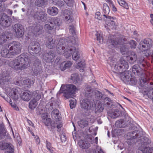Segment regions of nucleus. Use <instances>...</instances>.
<instances>
[{"mask_svg":"<svg viewBox=\"0 0 153 153\" xmlns=\"http://www.w3.org/2000/svg\"><path fill=\"white\" fill-rule=\"evenodd\" d=\"M66 40L63 39H60L56 48L58 53L60 54H64L66 58L70 56L73 52L72 58L75 60H78L80 58L79 50L75 47L71 46L68 47L66 45Z\"/></svg>","mask_w":153,"mask_h":153,"instance_id":"obj_1","label":"nucleus"},{"mask_svg":"<svg viewBox=\"0 0 153 153\" xmlns=\"http://www.w3.org/2000/svg\"><path fill=\"white\" fill-rule=\"evenodd\" d=\"M10 79V76L7 71H4L0 74V84L11 98L15 100H17L20 96L21 90L19 88H13L11 89L7 87L5 88L4 86H2L5 84L7 85Z\"/></svg>","mask_w":153,"mask_h":153,"instance_id":"obj_2","label":"nucleus"},{"mask_svg":"<svg viewBox=\"0 0 153 153\" xmlns=\"http://www.w3.org/2000/svg\"><path fill=\"white\" fill-rule=\"evenodd\" d=\"M30 60V55L27 53H24L10 62L9 65L16 71L22 70L29 66Z\"/></svg>","mask_w":153,"mask_h":153,"instance_id":"obj_3","label":"nucleus"},{"mask_svg":"<svg viewBox=\"0 0 153 153\" xmlns=\"http://www.w3.org/2000/svg\"><path fill=\"white\" fill-rule=\"evenodd\" d=\"M59 103L57 100H54V98L52 97L51 101L46 105V110L42 109L39 113L41 114L42 118V121L47 126H51L53 124H51V119L48 117V111L51 110L52 109L58 107Z\"/></svg>","mask_w":153,"mask_h":153,"instance_id":"obj_4","label":"nucleus"},{"mask_svg":"<svg viewBox=\"0 0 153 153\" xmlns=\"http://www.w3.org/2000/svg\"><path fill=\"white\" fill-rule=\"evenodd\" d=\"M9 50L3 48L1 52V55L3 57L10 58L20 53L21 51V46L19 42L14 41L10 43L8 46Z\"/></svg>","mask_w":153,"mask_h":153,"instance_id":"obj_5","label":"nucleus"},{"mask_svg":"<svg viewBox=\"0 0 153 153\" xmlns=\"http://www.w3.org/2000/svg\"><path fill=\"white\" fill-rule=\"evenodd\" d=\"M152 40L150 39H145L143 41L140 42V49L142 51L145 52V54L146 56L151 54V51L152 50V56L153 58V47L152 48Z\"/></svg>","mask_w":153,"mask_h":153,"instance_id":"obj_6","label":"nucleus"},{"mask_svg":"<svg viewBox=\"0 0 153 153\" xmlns=\"http://www.w3.org/2000/svg\"><path fill=\"white\" fill-rule=\"evenodd\" d=\"M77 89L76 87L72 84L68 85H62L57 94L63 93L64 97L68 99L70 97L71 94L74 93Z\"/></svg>","mask_w":153,"mask_h":153,"instance_id":"obj_7","label":"nucleus"},{"mask_svg":"<svg viewBox=\"0 0 153 153\" xmlns=\"http://www.w3.org/2000/svg\"><path fill=\"white\" fill-rule=\"evenodd\" d=\"M84 94L85 97L88 98L93 97H95V100L100 99L102 96V94L98 91L94 92L92 91L90 87H86L84 90Z\"/></svg>","mask_w":153,"mask_h":153,"instance_id":"obj_8","label":"nucleus"},{"mask_svg":"<svg viewBox=\"0 0 153 153\" xmlns=\"http://www.w3.org/2000/svg\"><path fill=\"white\" fill-rule=\"evenodd\" d=\"M128 64L127 62L124 60H121L115 65L114 71L116 73H121L122 71L128 69Z\"/></svg>","mask_w":153,"mask_h":153,"instance_id":"obj_9","label":"nucleus"},{"mask_svg":"<svg viewBox=\"0 0 153 153\" xmlns=\"http://www.w3.org/2000/svg\"><path fill=\"white\" fill-rule=\"evenodd\" d=\"M81 106L82 108L88 110L92 109L95 106L94 100H90L89 98L84 99L81 103Z\"/></svg>","mask_w":153,"mask_h":153,"instance_id":"obj_10","label":"nucleus"},{"mask_svg":"<svg viewBox=\"0 0 153 153\" xmlns=\"http://www.w3.org/2000/svg\"><path fill=\"white\" fill-rule=\"evenodd\" d=\"M124 72L122 74V76H121V79L122 80L125 82H131L133 84H135L136 80L131 76L130 72L129 71H124Z\"/></svg>","mask_w":153,"mask_h":153,"instance_id":"obj_11","label":"nucleus"},{"mask_svg":"<svg viewBox=\"0 0 153 153\" xmlns=\"http://www.w3.org/2000/svg\"><path fill=\"white\" fill-rule=\"evenodd\" d=\"M126 41V39L124 37H123L122 39H120L118 42L114 40H113L111 41V45L114 46L117 45H123L124 44V45H123L122 47V48L120 49V51L121 53L123 54H125V52L127 51V48H126V44L125 42Z\"/></svg>","mask_w":153,"mask_h":153,"instance_id":"obj_12","label":"nucleus"},{"mask_svg":"<svg viewBox=\"0 0 153 153\" xmlns=\"http://www.w3.org/2000/svg\"><path fill=\"white\" fill-rule=\"evenodd\" d=\"M10 19L7 15L3 14L0 15V24L2 26L7 27L10 25Z\"/></svg>","mask_w":153,"mask_h":153,"instance_id":"obj_13","label":"nucleus"},{"mask_svg":"<svg viewBox=\"0 0 153 153\" xmlns=\"http://www.w3.org/2000/svg\"><path fill=\"white\" fill-rule=\"evenodd\" d=\"M13 28L17 37H21L24 33V29L22 25L18 24L13 26Z\"/></svg>","mask_w":153,"mask_h":153,"instance_id":"obj_14","label":"nucleus"},{"mask_svg":"<svg viewBox=\"0 0 153 153\" xmlns=\"http://www.w3.org/2000/svg\"><path fill=\"white\" fill-rule=\"evenodd\" d=\"M54 4L58 5L59 7H62L65 5V3L68 6H71L74 2L73 0H63L64 2L61 0H52Z\"/></svg>","mask_w":153,"mask_h":153,"instance_id":"obj_15","label":"nucleus"},{"mask_svg":"<svg viewBox=\"0 0 153 153\" xmlns=\"http://www.w3.org/2000/svg\"><path fill=\"white\" fill-rule=\"evenodd\" d=\"M137 55L133 51H130L127 53L126 56V59L130 63H133L135 62L137 59Z\"/></svg>","mask_w":153,"mask_h":153,"instance_id":"obj_16","label":"nucleus"},{"mask_svg":"<svg viewBox=\"0 0 153 153\" xmlns=\"http://www.w3.org/2000/svg\"><path fill=\"white\" fill-rule=\"evenodd\" d=\"M28 49L33 51V53H37L40 51L39 44L37 42H33L29 45Z\"/></svg>","mask_w":153,"mask_h":153,"instance_id":"obj_17","label":"nucleus"},{"mask_svg":"<svg viewBox=\"0 0 153 153\" xmlns=\"http://www.w3.org/2000/svg\"><path fill=\"white\" fill-rule=\"evenodd\" d=\"M104 16L107 19L110 20L109 21V22H108L107 21L106 22V24L111 29H115L116 27V25L113 20H115L116 18L113 17H111L110 16H106L105 15H104Z\"/></svg>","mask_w":153,"mask_h":153,"instance_id":"obj_18","label":"nucleus"},{"mask_svg":"<svg viewBox=\"0 0 153 153\" xmlns=\"http://www.w3.org/2000/svg\"><path fill=\"white\" fill-rule=\"evenodd\" d=\"M56 56V53L52 51H50L48 53H46L43 56L44 59L47 62H52V59Z\"/></svg>","mask_w":153,"mask_h":153,"instance_id":"obj_19","label":"nucleus"},{"mask_svg":"<svg viewBox=\"0 0 153 153\" xmlns=\"http://www.w3.org/2000/svg\"><path fill=\"white\" fill-rule=\"evenodd\" d=\"M71 12L69 9L65 10L63 12L65 16V19L67 23H69L73 21V17L70 16Z\"/></svg>","mask_w":153,"mask_h":153,"instance_id":"obj_20","label":"nucleus"},{"mask_svg":"<svg viewBox=\"0 0 153 153\" xmlns=\"http://www.w3.org/2000/svg\"><path fill=\"white\" fill-rule=\"evenodd\" d=\"M42 29V27L39 24H37L35 26H30L27 28V30L30 32H33L35 34V32H39Z\"/></svg>","mask_w":153,"mask_h":153,"instance_id":"obj_21","label":"nucleus"},{"mask_svg":"<svg viewBox=\"0 0 153 153\" xmlns=\"http://www.w3.org/2000/svg\"><path fill=\"white\" fill-rule=\"evenodd\" d=\"M46 14L44 11H41L38 12H37L35 15L34 16V18L37 19L38 20H40L42 21H44L46 19Z\"/></svg>","mask_w":153,"mask_h":153,"instance_id":"obj_22","label":"nucleus"},{"mask_svg":"<svg viewBox=\"0 0 153 153\" xmlns=\"http://www.w3.org/2000/svg\"><path fill=\"white\" fill-rule=\"evenodd\" d=\"M33 83L34 82L33 80L28 79L23 80V83L22 81H17L16 84L17 85L19 84V85H25L26 87L29 88L31 85L33 84Z\"/></svg>","mask_w":153,"mask_h":153,"instance_id":"obj_23","label":"nucleus"},{"mask_svg":"<svg viewBox=\"0 0 153 153\" xmlns=\"http://www.w3.org/2000/svg\"><path fill=\"white\" fill-rule=\"evenodd\" d=\"M0 147L2 150L7 149V151L13 152V146L11 144L4 143L0 146Z\"/></svg>","mask_w":153,"mask_h":153,"instance_id":"obj_24","label":"nucleus"},{"mask_svg":"<svg viewBox=\"0 0 153 153\" xmlns=\"http://www.w3.org/2000/svg\"><path fill=\"white\" fill-rule=\"evenodd\" d=\"M31 93L30 91H27L23 92L21 97L23 100L28 101L31 99Z\"/></svg>","mask_w":153,"mask_h":153,"instance_id":"obj_25","label":"nucleus"},{"mask_svg":"<svg viewBox=\"0 0 153 153\" xmlns=\"http://www.w3.org/2000/svg\"><path fill=\"white\" fill-rule=\"evenodd\" d=\"M133 73L135 75L140 76L142 74V71L141 69L137 65H134L132 67V69Z\"/></svg>","mask_w":153,"mask_h":153,"instance_id":"obj_26","label":"nucleus"},{"mask_svg":"<svg viewBox=\"0 0 153 153\" xmlns=\"http://www.w3.org/2000/svg\"><path fill=\"white\" fill-rule=\"evenodd\" d=\"M51 115L52 118L55 120H60L61 118L59 115V111L56 109H54L52 111Z\"/></svg>","mask_w":153,"mask_h":153,"instance_id":"obj_27","label":"nucleus"},{"mask_svg":"<svg viewBox=\"0 0 153 153\" xmlns=\"http://www.w3.org/2000/svg\"><path fill=\"white\" fill-rule=\"evenodd\" d=\"M62 23L60 19L57 18H53L50 20V24L53 25V27L55 26H59Z\"/></svg>","mask_w":153,"mask_h":153,"instance_id":"obj_28","label":"nucleus"},{"mask_svg":"<svg viewBox=\"0 0 153 153\" xmlns=\"http://www.w3.org/2000/svg\"><path fill=\"white\" fill-rule=\"evenodd\" d=\"M58 9L55 7H50L47 9L48 13L51 16H54L58 13Z\"/></svg>","mask_w":153,"mask_h":153,"instance_id":"obj_29","label":"nucleus"},{"mask_svg":"<svg viewBox=\"0 0 153 153\" xmlns=\"http://www.w3.org/2000/svg\"><path fill=\"white\" fill-rule=\"evenodd\" d=\"M72 64V63L70 61L64 62L61 64L60 68L62 71H64L66 69L70 67Z\"/></svg>","mask_w":153,"mask_h":153,"instance_id":"obj_30","label":"nucleus"},{"mask_svg":"<svg viewBox=\"0 0 153 153\" xmlns=\"http://www.w3.org/2000/svg\"><path fill=\"white\" fill-rule=\"evenodd\" d=\"M108 114L109 116L114 119L118 117L120 115V112L118 110H116L113 111L111 112H108Z\"/></svg>","mask_w":153,"mask_h":153,"instance_id":"obj_31","label":"nucleus"},{"mask_svg":"<svg viewBox=\"0 0 153 153\" xmlns=\"http://www.w3.org/2000/svg\"><path fill=\"white\" fill-rule=\"evenodd\" d=\"M46 45L47 47L49 48H53L55 46L54 41L53 40L52 38H48L47 41Z\"/></svg>","mask_w":153,"mask_h":153,"instance_id":"obj_32","label":"nucleus"},{"mask_svg":"<svg viewBox=\"0 0 153 153\" xmlns=\"http://www.w3.org/2000/svg\"><path fill=\"white\" fill-rule=\"evenodd\" d=\"M138 136L137 131H134L132 132H130L127 134V139L128 140L135 139Z\"/></svg>","mask_w":153,"mask_h":153,"instance_id":"obj_33","label":"nucleus"},{"mask_svg":"<svg viewBox=\"0 0 153 153\" xmlns=\"http://www.w3.org/2000/svg\"><path fill=\"white\" fill-rule=\"evenodd\" d=\"M79 146L83 149L88 148L90 146V144L87 142L84 141L82 140H80L79 142Z\"/></svg>","mask_w":153,"mask_h":153,"instance_id":"obj_34","label":"nucleus"},{"mask_svg":"<svg viewBox=\"0 0 153 153\" xmlns=\"http://www.w3.org/2000/svg\"><path fill=\"white\" fill-rule=\"evenodd\" d=\"M37 101L33 98L30 102L29 107L30 109L33 110L37 106Z\"/></svg>","mask_w":153,"mask_h":153,"instance_id":"obj_35","label":"nucleus"},{"mask_svg":"<svg viewBox=\"0 0 153 153\" xmlns=\"http://www.w3.org/2000/svg\"><path fill=\"white\" fill-rule=\"evenodd\" d=\"M94 35L96 36L97 40L100 43L102 41V34L100 31H96Z\"/></svg>","mask_w":153,"mask_h":153,"instance_id":"obj_36","label":"nucleus"},{"mask_svg":"<svg viewBox=\"0 0 153 153\" xmlns=\"http://www.w3.org/2000/svg\"><path fill=\"white\" fill-rule=\"evenodd\" d=\"M104 108V105L101 102H99L97 104L96 108V111L97 113L100 112L102 111Z\"/></svg>","mask_w":153,"mask_h":153,"instance_id":"obj_37","label":"nucleus"},{"mask_svg":"<svg viewBox=\"0 0 153 153\" xmlns=\"http://www.w3.org/2000/svg\"><path fill=\"white\" fill-rule=\"evenodd\" d=\"M110 12L109 8L106 3H104L103 5V12L104 14V15L108 16L107 15Z\"/></svg>","mask_w":153,"mask_h":153,"instance_id":"obj_38","label":"nucleus"},{"mask_svg":"<svg viewBox=\"0 0 153 153\" xmlns=\"http://www.w3.org/2000/svg\"><path fill=\"white\" fill-rule=\"evenodd\" d=\"M117 2L120 6L123 7L125 8L126 9L128 8V5L125 0H118Z\"/></svg>","mask_w":153,"mask_h":153,"instance_id":"obj_39","label":"nucleus"},{"mask_svg":"<svg viewBox=\"0 0 153 153\" xmlns=\"http://www.w3.org/2000/svg\"><path fill=\"white\" fill-rule=\"evenodd\" d=\"M56 121V123L55 122L53 124L51 125V128H54L56 127L58 129L61 128L62 126V123L59 121V120H57Z\"/></svg>","mask_w":153,"mask_h":153,"instance_id":"obj_40","label":"nucleus"},{"mask_svg":"<svg viewBox=\"0 0 153 153\" xmlns=\"http://www.w3.org/2000/svg\"><path fill=\"white\" fill-rule=\"evenodd\" d=\"M8 34V35L7 34L6 35V36L5 35V36L2 35L0 37V43L1 44L5 42L6 38L8 39L9 38V36L11 37V34L10 33H9Z\"/></svg>","mask_w":153,"mask_h":153,"instance_id":"obj_41","label":"nucleus"},{"mask_svg":"<svg viewBox=\"0 0 153 153\" xmlns=\"http://www.w3.org/2000/svg\"><path fill=\"white\" fill-rule=\"evenodd\" d=\"M78 124L81 127L83 128L88 125V122L87 121L82 120L78 122Z\"/></svg>","mask_w":153,"mask_h":153,"instance_id":"obj_42","label":"nucleus"},{"mask_svg":"<svg viewBox=\"0 0 153 153\" xmlns=\"http://www.w3.org/2000/svg\"><path fill=\"white\" fill-rule=\"evenodd\" d=\"M34 98L37 101L39 100L41 97V95L38 91H36L33 93Z\"/></svg>","mask_w":153,"mask_h":153,"instance_id":"obj_43","label":"nucleus"},{"mask_svg":"<svg viewBox=\"0 0 153 153\" xmlns=\"http://www.w3.org/2000/svg\"><path fill=\"white\" fill-rule=\"evenodd\" d=\"M85 62H81L78 63L76 67L78 68H81L80 69V71L81 72H83L84 71V68L85 67Z\"/></svg>","mask_w":153,"mask_h":153,"instance_id":"obj_44","label":"nucleus"},{"mask_svg":"<svg viewBox=\"0 0 153 153\" xmlns=\"http://www.w3.org/2000/svg\"><path fill=\"white\" fill-rule=\"evenodd\" d=\"M46 1V0H36L35 5L38 7H41L45 4Z\"/></svg>","mask_w":153,"mask_h":153,"instance_id":"obj_45","label":"nucleus"},{"mask_svg":"<svg viewBox=\"0 0 153 153\" xmlns=\"http://www.w3.org/2000/svg\"><path fill=\"white\" fill-rule=\"evenodd\" d=\"M71 79L72 80L73 83H78L79 80L76 74H72L71 76Z\"/></svg>","mask_w":153,"mask_h":153,"instance_id":"obj_46","label":"nucleus"},{"mask_svg":"<svg viewBox=\"0 0 153 153\" xmlns=\"http://www.w3.org/2000/svg\"><path fill=\"white\" fill-rule=\"evenodd\" d=\"M98 128L97 127H95L94 128L93 127H90L89 129V131L91 133V135H96L97 134V131Z\"/></svg>","mask_w":153,"mask_h":153,"instance_id":"obj_47","label":"nucleus"},{"mask_svg":"<svg viewBox=\"0 0 153 153\" xmlns=\"http://www.w3.org/2000/svg\"><path fill=\"white\" fill-rule=\"evenodd\" d=\"M143 153H153V147L145 148L144 150H142Z\"/></svg>","mask_w":153,"mask_h":153,"instance_id":"obj_48","label":"nucleus"},{"mask_svg":"<svg viewBox=\"0 0 153 153\" xmlns=\"http://www.w3.org/2000/svg\"><path fill=\"white\" fill-rule=\"evenodd\" d=\"M70 105L71 108L72 109L74 108L76 104V100L75 99H73L70 100Z\"/></svg>","mask_w":153,"mask_h":153,"instance_id":"obj_49","label":"nucleus"},{"mask_svg":"<svg viewBox=\"0 0 153 153\" xmlns=\"http://www.w3.org/2000/svg\"><path fill=\"white\" fill-rule=\"evenodd\" d=\"M123 121L122 120H120L117 121L115 123V126L117 127H123Z\"/></svg>","mask_w":153,"mask_h":153,"instance_id":"obj_50","label":"nucleus"},{"mask_svg":"<svg viewBox=\"0 0 153 153\" xmlns=\"http://www.w3.org/2000/svg\"><path fill=\"white\" fill-rule=\"evenodd\" d=\"M46 147L51 152H53V150L52 149V147L51 146V143L49 142L48 141H46Z\"/></svg>","mask_w":153,"mask_h":153,"instance_id":"obj_51","label":"nucleus"},{"mask_svg":"<svg viewBox=\"0 0 153 153\" xmlns=\"http://www.w3.org/2000/svg\"><path fill=\"white\" fill-rule=\"evenodd\" d=\"M129 44L131 48H135L136 47V43L134 40H131L129 42Z\"/></svg>","mask_w":153,"mask_h":153,"instance_id":"obj_52","label":"nucleus"},{"mask_svg":"<svg viewBox=\"0 0 153 153\" xmlns=\"http://www.w3.org/2000/svg\"><path fill=\"white\" fill-rule=\"evenodd\" d=\"M52 25L48 24H46L45 26V28L46 30H51L53 28Z\"/></svg>","mask_w":153,"mask_h":153,"instance_id":"obj_53","label":"nucleus"},{"mask_svg":"<svg viewBox=\"0 0 153 153\" xmlns=\"http://www.w3.org/2000/svg\"><path fill=\"white\" fill-rule=\"evenodd\" d=\"M91 142V144H97L98 143V137H96L95 138L94 137H91L90 139Z\"/></svg>","mask_w":153,"mask_h":153,"instance_id":"obj_54","label":"nucleus"},{"mask_svg":"<svg viewBox=\"0 0 153 153\" xmlns=\"http://www.w3.org/2000/svg\"><path fill=\"white\" fill-rule=\"evenodd\" d=\"M95 18L99 20H101L102 18L101 17V13L100 12H97L95 14Z\"/></svg>","mask_w":153,"mask_h":153,"instance_id":"obj_55","label":"nucleus"},{"mask_svg":"<svg viewBox=\"0 0 153 153\" xmlns=\"http://www.w3.org/2000/svg\"><path fill=\"white\" fill-rule=\"evenodd\" d=\"M69 31L70 32H71L72 34H75V29L74 27V26H70L69 27Z\"/></svg>","mask_w":153,"mask_h":153,"instance_id":"obj_56","label":"nucleus"},{"mask_svg":"<svg viewBox=\"0 0 153 153\" xmlns=\"http://www.w3.org/2000/svg\"><path fill=\"white\" fill-rule=\"evenodd\" d=\"M96 152L97 153H104L100 147L98 146L96 148Z\"/></svg>","mask_w":153,"mask_h":153,"instance_id":"obj_57","label":"nucleus"},{"mask_svg":"<svg viewBox=\"0 0 153 153\" xmlns=\"http://www.w3.org/2000/svg\"><path fill=\"white\" fill-rule=\"evenodd\" d=\"M110 7H111L112 11L114 12H116L117 11V9L115 6L114 5V4L110 5Z\"/></svg>","mask_w":153,"mask_h":153,"instance_id":"obj_58","label":"nucleus"},{"mask_svg":"<svg viewBox=\"0 0 153 153\" xmlns=\"http://www.w3.org/2000/svg\"><path fill=\"white\" fill-rule=\"evenodd\" d=\"M61 139L62 142L65 141L66 140V138L65 136L64 135H62L61 136Z\"/></svg>","mask_w":153,"mask_h":153,"instance_id":"obj_59","label":"nucleus"},{"mask_svg":"<svg viewBox=\"0 0 153 153\" xmlns=\"http://www.w3.org/2000/svg\"><path fill=\"white\" fill-rule=\"evenodd\" d=\"M10 104L11 105V106L13 108H15V109L16 110L18 109V107L16 106L15 104L12 103L10 102Z\"/></svg>","mask_w":153,"mask_h":153,"instance_id":"obj_60","label":"nucleus"},{"mask_svg":"<svg viewBox=\"0 0 153 153\" xmlns=\"http://www.w3.org/2000/svg\"><path fill=\"white\" fill-rule=\"evenodd\" d=\"M150 16L151 18V19L150 21V22L153 26V14H151Z\"/></svg>","mask_w":153,"mask_h":153,"instance_id":"obj_61","label":"nucleus"},{"mask_svg":"<svg viewBox=\"0 0 153 153\" xmlns=\"http://www.w3.org/2000/svg\"><path fill=\"white\" fill-rule=\"evenodd\" d=\"M5 100L8 102L10 103L11 102V100L10 97H8L7 98H4Z\"/></svg>","mask_w":153,"mask_h":153,"instance_id":"obj_62","label":"nucleus"},{"mask_svg":"<svg viewBox=\"0 0 153 153\" xmlns=\"http://www.w3.org/2000/svg\"><path fill=\"white\" fill-rule=\"evenodd\" d=\"M146 80H147L146 78H141V79L140 80V81L141 83L142 82L145 83L146 82Z\"/></svg>","mask_w":153,"mask_h":153,"instance_id":"obj_63","label":"nucleus"},{"mask_svg":"<svg viewBox=\"0 0 153 153\" xmlns=\"http://www.w3.org/2000/svg\"><path fill=\"white\" fill-rule=\"evenodd\" d=\"M105 1L109 4V5H111L113 4L111 0H105Z\"/></svg>","mask_w":153,"mask_h":153,"instance_id":"obj_64","label":"nucleus"}]
</instances>
